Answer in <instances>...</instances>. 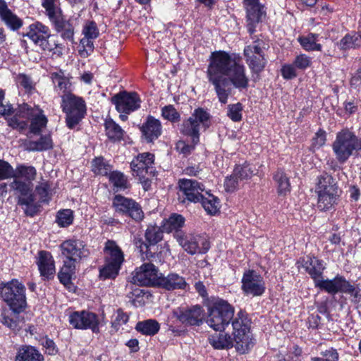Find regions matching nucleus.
<instances>
[{"label": "nucleus", "mask_w": 361, "mask_h": 361, "mask_svg": "<svg viewBox=\"0 0 361 361\" xmlns=\"http://www.w3.org/2000/svg\"><path fill=\"white\" fill-rule=\"evenodd\" d=\"M207 76L223 104L227 103L231 94V85L239 90L246 89L249 85L245 67L240 63V59L223 51L212 53Z\"/></svg>", "instance_id": "obj_1"}, {"label": "nucleus", "mask_w": 361, "mask_h": 361, "mask_svg": "<svg viewBox=\"0 0 361 361\" xmlns=\"http://www.w3.org/2000/svg\"><path fill=\"white\" fill-rule=\"evenodd\" d=\"M48 119L42 109L27 104H23L14 110V114L8 119V124L21 133L28 130L34 135H39L47 127Z\"/></svg>", "instance_id": "obj_2"}, {"label": "nucleus", "mask_w": 361, "mask_h": 361, "mask_svg": "<svg viewBox=\"0 0 361 361\" xmlns=\"http://www.w3.org/2000/svg\"><path fill=\"white\" fill-rule=\"evenodd\" d=\"M36 176L37 171L33 166L20 165L16 168L11 188L20 193L19 204L30 206L34 203L35 198L31 192L33 188L32 181Z\"/></svg>", "instance_id": "obj_3"}, {"label": "nucleus", "mask_w": 361, "mask_h": 361, "mask_svg": "<svg viewBox=\"0 0 361 361\" xmlns=\"http://www.w3.org/2000/svg\"><path fill=\"white\" fill-rule=\"evenodd\" d=\"M251 320L247 314L239 311L232 322L233 346L240 354L248 353L254 346L250 332Z\"/></svg>", "instance_id": "obj_4"}, {"label": "nucleus", "mask_w": 361, "mask_h": 361, "mask_svg": "<svg viewBox=\"0 0 361 361\" xmlns=\"http://www.w3.org/2000/svg\"><path fill=\"white\" fill-rule=\"evenodd\" d=\"M0 297L14 314H19L26 307L25 288L17 279L0 284Z\"/></svg>", "instance_id": "obj_5"}, {"label": "nucleus", "mask_w": 361, "mask_h": 361, "mask_svg": "<svg viewBox=\"0 0 361 361\" xmlns=\"http://www.w3.org/2000/svg\"><path fill=\"white\" fill-rule=\"evenodd\" d=\"M61 108L66 115L68 128H74L85 118L87 113L86 102L81 97L74 94L61 95Z\"/></svg>", "instance_id": "obj_6"}, {"label": "nucleus", "mask_w": 361, "mask_h": 361, "mask_svg": "<svg viewBox=\"0 0 361 361\" xmlns=\"http://www.w3.org/2000/svg\"><path fill=\"white\" fill-rule=\"evenodd\" d=\"M234 314V308L226 300L216 299L209 306L207 324L215 331H222Z\"/></svg>", "instance_id": "obj_7"}, {"label": "nucleus", "mask_w": 361, "mask_h": 361, "mask_svg": "<svg viewBox=\"0 0 361 361\" xmlns=\"http://www.w3.org/2000/svg\"><path fill=\"white\" fill-rule=\"evenodd\" d=\"M336 180L327 173L318 178L315 192L317 194V207L321 211L330 209L336 200Z\"/></svg>", "instance_id": "obj_8"}, {"label": "nucleus", "mask_w": 361, "mask_h": 361, "mask_svg": "<svg viewBox=\"0 0 361 361\" xmlns=\"http://www.w3.org/2000/svg\"><path fill=\"white\" fill-rule=\"evenodd\" d=\"M209 114L202 108L196 109L190 117L185 121L180 128L183 134L190 136L194 145L200 140V129L209 126Z\"/></svg>", "instance_id": "obj_9"}, {"label": "nucleus", "mask_w": 361, "mask_h": 361, "mask_svg": "<svg viewBox=\"0 0 361 361\" xmlns=\"http://www.w3.org/2000/svg\"><path fill=\"white\" fill-rule=\"evenodd\" d=\"M173 236L179 245L190 255L203 254L209 249V241L203 235L176 232Z\"/></svg>", "instance_id": "obj_10"}, {"label": "nucleus", "mask_w": 361, "mask_h": 361, "mask_svg": "<svg viewBox=\"0 0 361 361\" xmlns=\"http://www.w3.org/2000/svg\"><path fill=\"white\" fill-rule=\"evenodd\" d=\"M264 43L262 39H257L244 48L245 61L250 69L256 73L262 71L266 65L263 52Z\"/></svg>", "instance_id": "obj_11"}, {"label": "nucleus", "mask_w": 361, "mask_h": 361, "mask_svg": "<svg viewBox=\"0 0 361 361\" xmlns=\"http://www.w3.org/2000/svg\"><path fill=\"white\" fill-rule=\"evenodd\" d=\"M161 273L152 263H145L132 273L131 281L144 286H157Z\"/></svg>", "instance_id": "obj_12"}, {"label": "nucleus", "mask_w": 361, "mask_h": 361, "mask_svg": "<svg viewBox=\"0 0 361 361\" xmlns=\"http://www.w3.org/2000/svg\"><path fill=\"white\" fill-rule=\"evenodd\" d=\"M69 322L77 329H90L97 334L99 332L100 320L95 313L90 311H76L71 313Z\"/></svg>", "instance_id": "obj_13"}, {"label": "nucleus", "mask_w": 361, "mask_h": 361, "mask_svg": "<svg viewBox=\"0 0 361 361\" xmlns=\"http://www.w3.org/2000/svg\"><path fill=\"white\" fill-rule=\"evenodd\" d=\"M173 316L185 326H200L204 312L201 307L195 305L190 308L178 307L173 310Z\"/></svg>", "instance_id": "obj_14"}, {"label": "nucleus", "mask_w": 361, "mask_h": 361, "mask_svg": "<svg viewBox=\"0 0 361 361\" xmlns=\"http://www.w3.org/2000/svg\"><path fill=\"white\" fill-rule=\"evenodd\" d=\"M242 290L247 295H262L265 290L263 278L254 271H245L242 278Z\"/></svg>", "instance_id": "obj_15"}, {"label": "nucleus", "mask_w": 361, "mask_h": 361, "mask_svg": "<svg viewBox=\"0 0 361 361\" xmlns=\"http://www.w3.org/2000/svg\"><path fill=\"white\" fill-rule=\"evenodd\" d=\"M113 206L119 213L128 214L135 221H141L144 214L140 206L131 199L117 195L113 200Z\"/></svg>", "instance_id": "obj_16"}, {"label": "nucleus", "mask_w": 361, "mask_h": 361, "mask_svg": "<svg viewBox=\"0 0 361 361\" xmlns=\"http://www.w3.org/2000/svg\"><path fill=\"white\" fill-rule=\"evenodd\" d=\"M112 102L119 113L129 114L140 107L141 100L135 92H123L114 96Z\"/></svg>", "instance_id": "obj_17"}, {"label": "nucleus", "mask_w": 361, "mask_h": 361, "mask_svg": "<svg viewBox=\"0 0 361 361\" xmlns=\"http://www.w3.org/2000/svg\"><path fill=\"white\" fill-rule=\"evenodd\" d=\"M178 185L185 199L191 202H199L202 196L201 193L204 190L202 184L190 179L180 180Z\"/></svg>", "instance_id": "obj_18"}, {"label": "nucleus", "mask_w": 361, "mask_h": 361, "mask_svg": "<svg viewBox=\"0 0 361 361\" xmlns=\"http://www.w3.org/2000/svg\"><path fill=\"white\" fill-rule=\"evenodd\" d=\"M62 254L67 260L78 262L82 257L86 256V250L83 243L78 240H68L61 245Z\"/></svg>", "instance_id": "obj_19"}, {"label": "nucleus", "mask_w": 361, "mask_h": 361, "mask_svg": "<svg viewBox=\"0 0 361 361\" xmlns=\"http://www.w3.org/2000/svg\"><path fill=\"white\" fill-rule=\"evenodd\" d=\"M36 262L41 276L45 279H49L54 277L55 274V265L51 253L47 251L39 252Z\"/></svg>", "instance_id": "obj_20"}, {"label": "nucleus", "mask_w": 361, "mask_h": 361, "mask_svg": "<svg viewBox=\"0 0 361 361\" xmlns=\"http://www.w3.org/2000/svg\"><path fill=\"white\" fill-rule=\"evenodd\" d=\"M297 266L299 269L303 268L311 276L314 282L322 276L324 268L320 260L310 256L300 259L297 262Z\"/></svg>", "instance_id": "obj_21"}, {"label": "nucleus", "mask_w": 361, "mask_h": 361, "mask_svg": "<svg viewBox=\"0 0 361 361\" xmlns=\"http://www.w3.org/2000/svg\"><path fill=\"white\" fill-rule=\"evenodd\" d=\"M140 130L145 140L148 142H151L161 135L162 128L159 120L149 116L146 121L142 124Z\"/></svg>", "instance_id": "obj_22"}, {"label": "nucleus", "mask_w": 361, "mask_h": 361, "mask_svg": "<svg viewBox=\"0 0 361 361\" xmlns=\"http://www.w3.org/2000/svg\"><path fill=\"white\" fill-rule=\"evenodd\" d=\"M153 164V159H133L130 163L133 175L137 176L139 180L147 176H154Z\"/></svg>", "instance_id": "obj_23"}, {"label": "nucleus", "mask_w": 361, "mask_h": 361, "mask_svg": "<svg viewBox=\"0 0 361 361\" xmlns=\"http://www.w3.org/2000/svg\"><path fill=\"white\" fill-rule=\"evenodd\" d=\"M158 287H161L168 290L175 289H185L188 286L185 279L176 273H171L166 276H164L161 274Z\"/></svg>", "instance_id": "obj_24"}, {"label": "nucleus", "mask_w": 361, "mask_h": 361, "mask_svg": "<svg viewBox=\"0 0 361 361\" xmlns=\"http://www.w3.org/2000/svg\"><path fill=\"white\" fill-rule=\"evenodd\" d=\"M50 21L63 39L73 43L74 27L68 20L64 19L63 14L51 19Z\"/></svg>", "instance_id": "obj_25"}, {"label": "nucleus", "mask_w": 361, "mask_h": 361, "mask_svg": "<svg viewBox=\"0 0 361 361\" xmlns=\"http://www.w3.org/2000/svg\"><path fill=\"white\" fill-rule=\"evenodd\" d=\"M247 9V30L250 34L255 32V25L258 23L263 15L259 1L245 4Z\"/></svg>", "instance_id": "obj_26"}, {"label": "nucleus", "mask_w": 361, "mask_h": 361, "mask_svg": "<svg viewBox=\"0 0 361 361\" xmlns=\"http://www.w3.org/2000/svg\"><path fill=\"white\" fill-rule=\"evenodd\" d=\"M0 18L12 30H17L23 25L22 20L8 8L6 1L0 6Z\"/></svg>", "instance_id": "obj_27"}, {"label": "nucleus", "mask_w": 361, "mask_h": 361, "mask_svg": "<svg viewBox=\"0 0 361 361\" xmlns=\"http://www.w3.org/2000/svg\"><path fill=\"white\" fill-rule=\"evenodd\" d=\"M105 260L106 262L122 264L124 255L119 246L114 240H107L104 247Z\"/></svg>", "instance_id": "obj_28"}, {"label": "nucleus", "mask_w": 361, "mask_h": 361, "mask_svg": "<svg viewBox=\"0 0 361 361\" xmlns=\"http://www.w3.org/2000/svg\"><path fill=\"white\" fill-rule=\"evenodd\" d=\"M49 28L39 22L31 24L28 27L27 36L37 45L49 37Z\"/></svg>", "instance_id": "obj_29"}, {"label": "nucleus", "mask_w": 361, "mask_h": 361, "mask_svg": "<svg viewBox=\"0 0 361 361\" xmlns=\"http://www.w3.org/2000/svg\"><path fill=\"white\" fill-rule=\"evenodd\" d=\"M185 224L184 217L178 214H172L169 216V217L166 219H164L161 224L162 231L166 233H171L174 231L176 232H182L180 231Z\"/></svg>", "instance_id": "obj_30"}, {"label": "nucleus", "mask_w": 361, "mask_h": 361, "mask_svg": "<svg viewBox=\"0 0 361 361\" xmlns=\"http://www.w3.org/2000/svg\"><path fill=\"white\" fill-rule=\"evenodd\" d=\"M16 361H44V357L34 347L23 346L18 351Z\"/></svg>", "instance_id": "obj_31"}, {"label": "nucleus", "mask_w": 361, "mask_h": 361, "mask_svg": "<svg viewBox=\"0 0 361 361\" xmlns=\"http://www.w3.org/2000/svg\"><path fill=\"white\" fill-rule=\"evenodd\" d=\"M106 135L113 141H120L123 139L125 131L113 119L106 118L104 122Z\"/></svg>", "instance_id": "obj_32"}, {"label": "nucleus", "mask_w": 361, "mask_h": 361, "mask_svg": "<svg viewBox=\"0 0 361 361\" xmlns=\"http://www.w3.org/2000/svg\"><path fill=\"white\" fill-rule=\"evenodd\" d=\"M52 82L54 85L56 92L61 95L73 94L71 92V83L69 80L61 73H53L51 74Z\"/></svg>", "instance_id": "obj_33"}, {"label": "nucleus", "mask_w": 361, "mask_h": 361, "mask_svg": "<svg viewBox=\"0 0 361 361\" xmlns=\"http://www.w3.org/2000/svg\"><path fill=\"white\" fill-rule=\"evenodd\" d=\"M209 341L215 349H228L233 346L231 337L225 333L214 334L209 336Z\"/></svg>", "instance_id": "obj_34"}, {"label": "nucleus", "mask_w": 361, "mask_h": 361, "mask_svg": "<svg viewBox=\"0 0 361 361\" xmlns=\"http://www.w3.org/2000/svg\"><path fill=\"white\" fill-rule=\"evenodd\" d=\"M200 201L208 214L215 215L219 212L220 202L214 195L207 193L206 196L202 195Z\"/></svg>", "instance_id": "obj_35"}, {"label": "nucleus", "mask_w": 361, "mask_h": 361, "mask_svg": "<svg viewBox=\"0 0 361 361\" xmlns=\"http://www.w3.org/2000/svg\"><path fill=\"white\" fill-rule=\"evenodd\" d=\"M361 47V33L353 32L347 34L340 41V47L342 50L356 49Z\"/></svg>", "instance_id": "obj_36"}, {"label": "nucleus", "mask_w": 361, "mask_h": 361, "mask_svg": "<svg viewBox=\"0 0 361 361\" xmlns=\"http://www.w3.org/2000/svg\"><path fill=\"white\" fill-rule=\"evenodd\" d=\"M274 180L277 187L279 195H286L290 190L289 178L286 174L281 170L277 171L274 175Z\"/></svg>", "instance_id": "obj_37"}, {"label": "nucleus", "mask_w": 361, "mask_h": 361, "mask_svg": "<svg viewBox=\"0 0 361 361\" xmlns=\"http://www.w3.org/2000/svg\"><path fill=\"white\" fill-rule=\"evenodd\" d=\"M340 292L350 295L352 300L359 302L361 301V289L358 286L351 284L348 281L340 277Z\"/></svg>", "instance_id": "obj_38"}, {"label": "nucleus", "mask_w": 361, "mask_h": 361, "mask_svg": "<svg viewBox=\"0 0 361 361\" xmlns=\"http://www.w3.org/2000/svg\"><path fill=\"white\" fill-rule=\"evenodd\" d=\"M233 171L235 176H238L240 180H243L251 178L256 173L257 169L249 161H244L243 164H237Z\"/></svg>", "instance_id": "obj_39"}, {"label": "nucleus", "mask_w": 361, "mask_h": 361, "mask_svg": "<svg viewBox=\"0 0 361 361\" xmlns=\"http://www.w3.org/2000/svg\"><path fill=\"white\" fill-rule=\"evenodd\" d=\"M159 324L154 319H147L140 322L136 325V329L145 335H154L159 330Z\"/></svg>", "instance_id": "obj_40"}, {"label": "nucleus", "mask_w": 361, "mask_h": 361, "mask_svg": "<svg viewBox=\"0 0 361 361\" xmlns=\"http://www.w3.org/2000/svg\"><path fill=\"white\" fill-rule=\"evenodd\" d=\"M42 6L49 20L62 14L59 0H42Z\"/></svg>", "instance_id": "obj_41"}, {"label": "nucleus", "mask_w": 361, "mask_h": 361, "mask_svg": "<svg viewBox=\"0 0 361 361\" xmlns=\"http://www.w3.org/2000/svg\"><path fill=\"white\" fill-rule=\"evenodd\" d=\"M109 180L116 191H120L129 188V183L126 176L121 172L113 171L109 174Z\"/></svg>", "instance_id": "obj_42"}, {"label": "nucleus", "mask_w": 361, "mask_h": 361, "mask_svg": "<svg viewBox=\"0 0 361 361\" xmlns=\"http://www.w3.org/2000/svg\"><path fill=\"white\" fill-rule=\"evenodd\" d=\"M121 266V264L106 262L105 260V264L104 267L99 270L100 278L104 280L116 278V276L118 274Z\"/></svg>", "instance_id": "obj_43"}, {"label": "nucleus", "mask_w": 361, "mask_h": 361, "mask_svg": "<svg viewBox=\"0 0 361 361\" xmlns=\"http://www.w3.org/2000/svg\"><path fill=\"white\" fill-rule=\"evenodd\" d=\"M43 50L52 52L54 54L61 55L62 47L57 43L56 40L49 34L47 38L44 39L39 44Z\"/></svg>", "instance_id": "obj_44"}, {"label": "nucleus", "mask_w": 361, "mask_h": 361, "mask_svg": "<svg viewBox=\"0 0 361 361\" xmlns=\"http://www.w3.org/2000/svg\"><path fill=\"white\" fill-rule=\"evenodd\" d=\"M314 283L317 287L326 290L329 293L335 294L338 290V282L336 277L333 280H324L322 276H321L314 282Z\"/></svg>", "instance_id": "obj_45"}, {"label": "nucleus", "mask_w": 361, "mask_h": 361, "mask_svg": "<svg viewBox=\"0 0 361 361\" xmlns=\"http://www.w3.org/2000/svg\"><path fill=\"white\" fill-rule=\"evenodd\" d=\"M301 46L307 51H319L322 46L320 44L317 43V35L314 34H309L305 37H300L298 38Z\"/></svg>", "instance_id": "obj_46"}, {"label": "nucleus", "mask_w": 361, "mask_h": 361, "mask_svg": "<svg viewBox=\"0 0 361 361\" xmlns=\"http://www.w3.org/2000/svg\"><path fill=\"white\" fill-rule=\"evenodd\" d=\"M302 350L298 346H293L290 350H281L276 355V361H298Z\"/></svg>", "instance_id": "obj_47"}, {"label": "nucleus", "mask_w": 361, "mask_h": 361, "mask_svg": "<svg viewBox=\"0 0 361 361\" xmlns=\"http://www.w3.org/2000/svg\"><path fill=\"white\" fill-rule=\"evenodd\" d=\"M243 107L241 103L231 104L227 106V116L233 122H239L243 118Z\"/></svg>", "instance_id": "obj_48"}, {"label": "nucleus", "mask_w": 361, "mask_h": 361, "mask_svg": "<svg viewBox=\"0 0 361 361\" xmlns=\"http://www.w3.org/2000/svg\"><path fill=\"white\" fill-rule=\"evenodd\" d=\"M111 169V166L104 159H93L92 162V170L95 174L106 176Z\"/></svg>", "instance_id": "obj_49"}, {"label": "nucleus", "mask_w": 361, "mask_h": 361, "mask_svg": "<svg viewBox=\"0 0 361 361\" xmlns=\"http://www.w3.org/2000/svg\"><path fill=\"white\" fill-rule=\"evenodd\" d=\"M162 232V230L161 231L158 227H149L145 232V238L149 245H155L161 240Z\"/></svg>", "instance_id": "obj_50"}, {"label": "nucleus", "mask_w": 361, "mask_h": 361, "mask_svg": "<svg viewBox=\"0 0 361 361\" xmlns=\"http://www.w3.org/2000/svg\"><path fill=\"white\" fill-rule=\"evenodd\" d=\"M360 103V100L353 97L349 100H345L343 103L344 114L350 117L356 114L359 110Z\"/></svg>", "instance_id": "obj_51"}, {"label": "nucleus", "mask_w": 361, "mask_h": 361, "mask_svg": "<svg viewBox=\"0 0 361 361\" xmlns=\"http://www.w3.org/2000/svg\"><path fill=\"white\" fill-rule=\"evenodd\" d=\"M73 220V212L70 209H64L59 212L56 221L59 226L66 227L72 224Z\"/></svg>", "instance_id": "obj_52"}, {"label": "nucleus", "mask_w": 361, "mask_h": 361, "mask_svg": "<svg viewBox=\"0 0 361 361\" xmlns=\"http://www.w3.org/2000/svg\"><path fill=\"white\" fill-rule=\"evenodd\" d=\"M49 189L50 186L48 181L42 178L35 188V192L39 196L42 202L47 200Z\"/></svg>", "instance_id": "obj_53"}, {"label": "nucleus", "mask_w": 361, "mask_h": 361, "mask_svg": "<svg viewBox=\"0 0 361 361\" xmlns=\"http://www.w3.org/2000/svg\"><path fill=\"white\" fill-rule=\"evenodd\" d=\"M92 38L84 37V38L80 40L82 49H79V53L81 56L87 57L93 51L94 45L92 41Z\"/></svg>", "instance_id": "obj_54"}, {"label": "nucleus", "mask_w": 361, "mask_h": 361, "mask_svg": "<svg viewBox=\"0 0 361 361\" xmlns=\"http://www.w3.org/2000/svg\"><path fill=\"white\" fill-rule=\"evenodd\" d=\"M161 114L164 118L172 122L177 121L180 118V114L172 105H168L162 108Z\"/></svg>", "instance_id": "obj_55"}, {"label": "nucleus", "mask_w": 361, "mask_h": 361, "mask_svg": "<svg viewBox=\"0 0 361 361\" xmlns=\"http://www.w3.org/2000/svg\"><path fill=\"white\" fill-rule=\"evenodd\" d=\"M4 92L2 90H0V115L5 116L6 119L8 121L13 115L14 114V110L9 104H4Z\"/></svg>", "instance_id": "obj_56"}, {"label": "nucleus", "mask_w": 361, "mask_h": 361, "mask_svg": "<svg viewBox=\"0 0 361 361\" xmlns=\"http://www.w3.org/2000/svg\"><path fill=\"white\" fill-rule=\"evenodd\" d=\"M281 73L285 80H292L297 77L296 67L293 63H286L282 66Z\"/></svg>", "instance_id": "obj_57"}, {"label": "nucleus", "mask_w": 361, "mask_h": 361, "mask_svg": "<svg viewBox=\"0 0 361 361\" xmlns=\"http://www.w3.org/2000/svg\"><path fill=\"white\" fill-rule=\"evenodd\" d=\"M128 320V316L122 310H118L113 316L111 322L112 327L117 330L120 326L125 324Z\"/></svg>", "instance_id": "obj_58"}, {"label": "nucleus", "mask_w": 361, "mask_h": 361, "mask_svg": "<svg viewBox=\"0 0 361 361\" xmlns=\"http://www.w3.org/2000/svg\"><path fill=\"white\" fill-rule=\"evenodd\" d=\"M238 176L234 175V172L231 176L226 178L224 181V188L228 192H233L235 191L239 186V180Z\"/></svg>", "instance_id": "obj_59"}, {"label": "nucleus", "mask_w": 361, "mask_h": 361, "mask_svg": "<svg viewBox=\"0 0 361 361\" xmlns=\"http://www.w3.org/2000/svg\"><path fill=\"white\" fill-rule=\"evenodd\" d=\"M82 33L85 37L97 38L99 35V30L95 23L92 21L87 22L83 27Z\"/></svg>", "instance_id": "obj_60"}, {"label": "nucleus", "mask_w": 361, "mask_h": 361, "mask_svg": "<svg viewBox=\"0 0 361 361\" xmlns=\"http://www.w3.org/2000/svg\"><path fill=\"white\" fill-rule=\"evenodd\" d=\"M51 147V140L49 137H42L37 142L30 143L29 149L30 150L42 151L47 149Z\"/></svg>", "instance_id": "obj_61"}, {"label": "nucleus", "mask_w": 361, "mask_h": 361, "mask_svg": "<svg viewBox=\"0 0 361 361\" xmlns=\"http://www.w3.org/2000/svg\"><path fill=\"white\" fill-rule=\"evenodd\" d=\"M312 63L311 59L305 54L297 56L293 61V64L298 69L305 70L310 67Z\"/></svg>", "instance_id": "obj_62"}, {"label": "nucleus", "mask_w": 361, "mask_h": 361, "mask_svg": "<svg viewBox=\"0 0 361 361\" xmlns=\"http://www.w3.org/2000/svg\"><path fill=\"white\" fill-rule=\"evenodd\" d=\"M14 171L6 161L0 159V180L13 176Z\"/></svg>", "instance_id": "obj_63"}, {"label": "nucleus", "mask_w": 361, "mask_h": 361, "mask_svg": "<svg viewBox=\"0 0 361 361\" xmlns=\"http://www.w3.org/2000/svg\"><path fill=\"white\" fill-rule=\"evenodd\" d=\"M326 141V134L323 130H319L316 133L314 137L312 138V147L319 149L320 147L324 145Z\"/></svg>", "instance_id": "obj_64"}]
</instances>
